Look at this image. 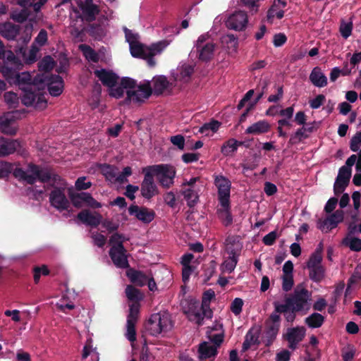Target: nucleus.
<instances>
[{
  "label": "nucleus",
  "instance_id": "nucleus-16",
  "mask_svg": "<svg viewBox=\"0 0 361 361\" xmlns=\"http://www.w3.org/2000/svg\"><path fill=\"white\" fill-rule=\"evenodd\" d=\"M194 71L192 64L180 63L176 70L172 71L171 75L176 82L186 83L190 81Z\"/></svg>",
  "mask_w": 361,
  "mask_h": 361
},
{
  "label": "nucleus",
  "instance_id": "nucleus-45",
  "mask_svg": "<svg viewBox=\"0 0 361 361\" xmlns=\"http://www.w3.org/2000/svg\"><path fill=\"white\" fill-rule=\"evenodd\" d=\"M324 320V318L322 314L313 313L305 319V323L310 328H319L322 325Z\"/></svg>",
  "mask_w": 361,
  "mask_h": 361
},
{
  "label": "nucleus",
  "instance_id": "nucleus-21",
  "mask_svg": "<svg viewBox=\"0 0 361 361\" xmlns=\"http://www.w3.org/2000/svg\"><path fill=\"white\" fill-rule=\"evenodd\" d=\"M128 212L130 215L135 216L138 220L145 224L150 223L155 216V214L152 210L137 205H131L128 209Z\"/></svg>",
  "mask_w": 361,
  "mask_h": 361
},
{
  "label": "nucleus",
  "instance_id": "nucleus-49",
  "mask_svg": "<svg viewBox=\"0 0 361 361\" xmlns=\"http://www.w3.org/2000/svg\"><path fill=\"white\" fill-rule=\"evenodd\" d=\"M126 294L128 298L133 301V302H137L142 298V295L140 291L131 286H127L126 288Z\"/></svg>",
  "mask_w": 361,
  "mask_h": 361
},
{
  "label": "nucleus",
  "instance_id": "nucleus-63",
  "mask_svg": "<svg viewBox=\"0 0 361 361\" xmlns=\"http://www.w3.org/2000/svg\"><path fill=\"white\" fill-rule=\"evenodd\" d=\"M170 141L174 146L177 147L178 149L183 150L185 147V139L183 135H177L171 136L170 137Z\"/></svg>",
  "mask_w": 361,
  "mask_h": 361
},
{
  "label": "nucleus",
  "instance_id": "nucleus-29",
  "mask_svg": "<svg viewBox=\"0 0 361 361\" xmlns=\"http://www.w3.org/2000/svg\"><path fill=\"white\" fill-rule=\"evenodd\" d=\"M78 5L85 18L89 21L94 20L99 13V9L96 5L93 4L92 0H85L84 2L80 1Z\"/></svg>",
  "mask_w": 361,
  "mask_h": 361
},
{
  "label": "nucleus",
  "instance_id": "nucleus-2",
  "mask_svg": "<svg viewBox=\"0 0 361 361\" xmlns=\"http://www.w3.org/2000/svg\"><path fill=\"white\" fill-rule=\"evenodd\" d=\"M121 85L123 88V94H127V99L130 102H144L152 94V86L149 81L137 83L130 78L121 79Z\"/></svg>",
  "mask_w": 361,
  "mask_h": 361
},
{
  "label": "nucleus",
  "instance_id": "nucleus-30",
  "mask_svg": "<svg viewBox=\"0 0 361 361\" xmlns=\"http://www.w3.org/2000/svg\"><path fill=\"white\" fill-rule=\"evenodd\" d=\"M153 90L155 94H161L171 89L172 83L164 75L154 77L152 80Z\"/></svg>",
  "mask_w": 361,
  "mask_h": 361
},
{
  "label": "nucleus",
  "instance_id": "nucleus-60",
  "mask_svg": "<svg viewBox=\"0 0 361 361\" xmlns=\"http://www.w3.org/2000/svg\"><path fill=\"white\" fill-rule=\"evenodd\" d=\"M47 42V32L42 29L39 31V34L35 39V42L32 44H35L39 47L44 46Z\"/></svg>",
  "mask_w": 361,
  "mask_h": 361
},
{
  "label": "nucleus",
  "instance_id": "nucleus-27",
  "mask_svg": "<svg viewBox=\"0 0 361 361\" xmlns=\"http://www.w3.org/2000/svg\"><path fill=\"white\" fill-rule=\"evenodd\" d=\"M78 219L83 224L97 226L102 221V216L98 213H92L88 210H83L78 214Z\"/></svg>",
  "mask_w": 361,
  "mask_h": 361
},
{
  "label": "nucleus",
  "instance_id": "nucleus-26",
  "mask_svg": "<svg viewBox=\"0 0 361 361\" xmlns=\"http://www.w3.org/2000/svg\"><path fill=\"white\" fill-rule=\"evenodd\" d=\"M39 51V47L35 44H32L29 50H26L24 47H18L16 51L18 54L21 55L23 60L27 64L35 63L37 59V54Z\"/></svg>",
  "mask_w": 361,
  "mask_h": 361
},
{
  "label": "nucleus",
  "instance_id": "nucleus-48",
  "mask_svg": "<svg viewBox=\"0 0 361 361\" xmlns=\"http://www.w3.org/2000/svg\"><path fill=\"white\" fill-rule=\"evenodd\" d=\"M183 195L190 207H192L197 203L198 194L196 188H188L184 191Z\"/></svg>",
  "mask_w": 361,
  "mask_h": 361
},
{
  "label": "nucleus",
  "instance_id": "nucleus-33",
  "mask_svg": "<svg viewBox=\"0 0 361 361\" xmlns=\"http://www.w3.org/2000/svg\"><path fill=\"white\" fill-rule=\"evenodd\" d=\"M18 32V26L10 22L0 23V35L8 39H13Z\"/></svg>",
  "mask_w": 361,
  "mask_h": 361
},
{
  "label": "nucleus",
  "instance_id": "nucleus-5",
  "mask_svg": "<svg viewBox=\"0 0 361 361\" xmlns=\"http://www.w3.org/2000/svg\"><path fill=\"white\" fill-rule=\"evenodd\" d=\"M126 240L125 236L118 233L113 234L109 240V243L111 245L109 255L114 264L120 268H126L128 266L126 250L123 245V243Z\"/></svg>",
  "mask_w": 361,
  "mask_h": 361
},
{
  "label": "nucleus",
  "instance_id": "nucleus-42",
  "mask_svg": "<svg viewBox=\"0 0 361 361\" xmlns=\"http://www.w3.org/2000/svg\"><path fill=\"white\" fill-rule=\"evenodd\" d=\"M130 281L139 286H143L147 283L149 276L141 271H130L128 273Z\"/></svg>",
  "mask_w": 361,
  "mask_h": 361
},
{
  "label": "nucleus",
  "instance_id": "nucleus-32",
  "mask_svg": "<svg viewBox=\"0 0 361 361\" xmlns=\"http://www.w3.org/2000/svg\"><path fill=\"white\" fill-rule=\"evenodd\" d=\"M223 47L230 55L236 54L238 51V40L233 35H226L221 37Z\"/></svg>",
  "mask_w": 361,
  "mask_h": 361
},
{
  "label": "nucleus",
  "instance_id": "nucleus-4",
  "mask_svg": "<svg viewBox=\"0 0 361 361\" xmlns=\"http://www.w3.org/2000/svg\"><path fill=\"white\" fill-rule=\"evenodd\" d=\"M94 75L108 87L109 94L114 98L119 99L123 96V88L121 79L112 71L101 68L94 71Z\"/></svg>",
  "mask_w": 361,
  "mask_h": 361
},
{
  "label": "nucleus",
  "instance_id": "nucleus-59",
  "mask_svg": "<svg viewBox=\"0 0 361 361\" xmlns=\"http://www.w3.org/2000/svg\"><path fill=\"white\" fill-rule=\"evenodd\" d=\"M243 304V300L241 298H236L231 302V310L235 315H239L242 312Z\"/></svg>",
  "mask_w": 361,
  "mask_h": 361
},
{
  "label": "nucleus",
  "instance_id": "nucleus-54",
  "mask_svg": "<svg viewBox=\"0 0 361 361\" xmlns=\"http://www.w3.org/2000/svg\"><path fill=\"white\" fill-rule=\"evenodd\" d=\"M91 356V358L92 360L98 361L99 360V355L98 353L96 352L95 349H94L90 342H88L83 348L82 351V358H86L87 356Z\"/></svg>",
  "mask_w": 361,
  "mask_h": 361
},
{
  "label": "nucleus",
  "instance_id": "nucleus-1",
  "mask_svg": "<svg viewBox=\"0 0 361 361\" xmlns=\"http://www.w3.org/2000/svg\"><path fill=\"white\" fill-rule=\"evenodd\" d=\"M22 67H16L14 65L2 66L1 72L11 84H14L23 91L22 102L25 106H33L35 108L44 109L46 107V99L44 94L39 92V83L44 81L41 75L35 77L32 82V77L28 72L18 73V71Z\"/></svg>",
  "mask_w": 361,
  "mask_h": 361
},
{
  "label": "nucleus",
  "instance_id": "nucleus-8",
  "mask_svg": "<svg viewBox=\"0 0 361 361\" xmlns=\"http://www.w3.org/2000/svg\"><path fill=\"white\" fill-rule=\"evenodd\" d=\"M151 175L156 176L160 184L164 188H169L173 183L176 176L175 169L169 165L159 164L146 167Z\"/></svg>",
  "mask_w": 361,
  "mask_h": 361
},
{
  "label": "nucleus",
  "instance_id": "nucleus-36",
  "mask_svg": "<svg viewBox=\"0 0 361 361\" xmlns=\"http://www.w3.org/2000/svg\"><path fill=\"white\" fill-rule=\"evenodd\" d=\"M270 128V125L267 121H259L250 126L245 130L247 134L258 135L267 133Z\"/></svg>",
  "mask_w": 361,
  "mask_h": 361
},
{
  "label": "nucleus",
  "instance_id": "nucleus-25",
  "mask_svg": "<svg viewBox=\"0 0 361 361\" xmlns=\"http://www.w3.org/2000/svg\"><path fill=\"white\" fill-rule=\"evenodd\" d=\"M293 264L288 260L285 262L283 267L282 288L284 290H290L293 286Z\"/></svg>",
  "mask_w": 361,
  "mask_h": 361
},
{
  "label": "nucleus",
  "instance_id": "nucleus-18",
  "mask_svg": "<svg viewBox=\"0 0 361 361\" xmlns=\"http://www.w3.org/2000/svg\"><path fill=\"white\" fill-rule=\"evenodd\" d=\"M343 212L336 210L333 214L324 220H319L317 224L318 228L323 232H328L337 226L338 224L343 220Z\"/></svg>",
  "mask_w": 361,
  "mask_h": 361
},
{
  "label": "nucleus",
  "instance_id": "nucleus-55",
  "mask_svg": "<svg viewBox=\"0 0 361 361\" xmlns=\"http://www.w3.org/2000/svg\"><path fill=\"white\" fill-rule=\"evenodd\" d=\"M306 137H307V134L305 132V129L302 127V128L297 130L294 134L290 135L289 142L291 144H296L300 142L303 138Z\"/></svg>",
  "mask_w": 361,
  "mask_h": 361
},
{
  "label": "nucleus",
  "instance_id": "nucleus-53",
  "mask_svg": "<svg viewBox=\"0 0 361 361\" xmlns=\"http://www.w3.org/2000/svg\"><path fill=\"white\" fill-rule=\"evenodd\" d=\"M47 1V0H39L37 3L33 4V0H20L18 4L23 8L32 6L35 11L37 12Z\"/></svg>",
  "mask_w": 361,
  "mask_h": 361
},
{
  "label": "nucleus",
  "instance_id": "nucleus-46",
  "mask_svg": "<svg viewBox=\"0 0 361 361\" xmlns=\"http://www.w3.org/2000/svg\"><path fill=\"white\" fill-rule=\"evenodd\" d=\"M101 169L103 175L108 180L111 182L116 181L118 169L116 167L111 166L110 165H103Z\"/></svg>",
  "mask_w": 361,
  "mask_h": 361
},
{
  "label": "nucleus",
  "instance_id": "nucleus-6",
  "mask_svg": "<svg viewBox=\"0 0 361 361\" xmlns=\"http://www.w3.org/2000/svg\"><path fill=\"white\" fill-rule=\"evenodd\" d=\"M312 294L302 286H298L293 295L287 300L288 305L294 311H307L311 307Z\"/></svg>",
  "mask_w": 361,
  "mask_h": 361
},
{
  "label": "nucleus",
  "instance_id": "nucleus-24",
  "mask_svg": "<svg viewBox=\"0 0 361 361\" xmlns=\"http://www.w3.org/2000/svg\"><path fill=\"white\" fill-rule=\"evenodd\" d=\"M286 6V2L283 0H274L272 6L267 12V21L272 23L275 19H281L283 17V8Z\"/></svg>",
  "mask_w": 361,
  "mask_h": 361
},
{
  "label": "nucleus",
  "instance_id": "nucleus-61",
  "mask_svg": "<svg viewBox=\"0 0 361 361\" xmlns=\"http://www.w3.org/2000/svg\"><path fill=\"white\" fill-rule=\"evenodd\" d=\"M91 185L92 183L90 181H87V178L85 176L78 178L75 183V186L78 190L88 189Z\"/></svg>",
  "mask_w": 361,
  "mask_h": 361
},
{
  "label": "nucleus",
  "instance_id": "nucleus-52",
  "mask_svg": "<svg viewBox=\"0 0 361 361\" xmlns=\"http://www.w3.org/2000/svg\"><path fill=\"white\" fill-rule=\"evenodd\" d=\"M55 65V62L54 59L50 56H47L43 58V59L39 62V69L41 71H45L44 73H48L47 72L51 70Z\"/></svg>",
  "mask_w": 361,
  "mask_h": 361
},
{
  "label": "nucleus",
  "instance_id": "nucleus-57",
  "mask_svg": "<svg viewBox=\"0 0 361 361\" xmlns=\"http://www.w3.org/2000/svg\"><path fill=\"white\" fill-rule=\"evenodd\" d=\"M139 309H140V305H139L138 302H133L130 306V312H129L127 321H130L131 322L136 323L137 317H138Z\"/></svg>",
  "mask_w": 361,
  "mask_h": 361
},
{
  "label": "nucleus",
  "instance_id": "nucleus-43",
  "mask_svg": "<svg viewBox=\"0 0 361 361\" xmlns=\"http://www.w3.org/2000/svg\"><path fill=\"white\" fill-rule=\"evenodd\" d=\"M309 276L314 282L322 281L325 276V268L322 266L308 268Z\"/></svg>",
  "mask_w": 361,
  "mask_h": 361
},
{
  "label": "nucleus",
  "instance_id": "nucleus-62",
  "mask_svg": "<svg viewBox=\"0 0 361 361\" xmlns=\"http://www.w3.org/2000/svg\"><path fill=\"white\" fill-rule=\"evenodd\" d=\"M135 322H131L130 321H127V332H126V337L127 338L131 341L133 342L136 339V334H135Z\"/></svg>",
  "mask_w": 361,
  "mask_h": 361
},
{
  "label": "nucleus",
  "instance_id": "nucleus-41",
  "mask_svg": "<svg viewBox=\"0 0 361 361\" xmlns=\"http://www.w3.org/2000/svg\"><path fill=\"white\" fill-rule=\"evenodd\" d=\"M322 244L319 243L318 247L310 257V259L307 264V268L322 266L321 263L322 261Z\"/></svg>",
  "mask_w": 361,
  "mask_h": 361
},
{
  "label": "nucleus",
  "instance_id": "nucleus-64",
  "mask_svg": "<svg viewBox=\"0 0 361 361\" xmlns=\"http://www.w3.org/2000/svg\"><path fill=\"white\" fill-rule=\"evenodd\" d=\"M27 12L25 9H23L21 11H13L11 16V18L18 23H22L27 18Z\"/></svg>",
  "mask_w": 361,
  "mask_h": 361
},
{
  "label": "nucleus",
  "instance_id": "nucleus-17",
  "mask_svg": "<svg viewBox=\"0 0 361 361\" xmlns=\"http://www.w3.org/2000/svg\"><path fill=\"white\" fill-rule=\"evenodd\" d=\"M60 188L54 189L50 194L49 200L53 207L59 210L66 209L68 207L69 202L66 198L61 186L63 183L59 184Z\"/></svg>",
  "mask_w": 361,
  "mask_h": 361
},
{
  "label": "nucleus",
  "instance_id": "nucleus-11",
  "mask_svg": "<svg viewBox=\"0 0 361 361\" xmlns=\"http://www.w3.org/2000/svg\"><path fill=\"white\" fill-rule=\"evenodd\" d=\"M226 251L228 257L222 264L221 269L223 271L231 273L238 263V257L240 254V245L239 244H227Z\"/></svg>",
  "mask_w": 361,
  "mask_h": 361
},
{
  "label": "nucleus",
  "instance_id": "nucleus-9",
  "mask_svg": "<svg viewBox=\"0 0 361 361\" xmlns=\"http://www.w3.org/2000/svg\"><path fill=\"white\" fill-rule=\"evenodd\" d=\"M41 77L44 79L43 82L39 83V91L47 87L48 91L51 96L57 97L60 95L63 90V81L59 75H49L43 73Z\"/></svg>",
  "mask_w": 361,
  "mask_h": 361
},
{
  "label": "nucleus",
  "instance_id": "nucleus-35",
  "mask_svg": "<svg viewBox=\"0 0 361 361\" xmlns=\"http://www.w3.org/2000/svg\"><path fill=\"white\" fill-rule=\"evenodd\" d=\"M0 59H4L3 66L14 65L16 67L20 66V60L16 58L11 51L4 50L1 41H0Z\"/></svg>",
  "mask_w": 361,
  "mask_h": 361
},
{
  "label": "nucleus",
  "instance_id": "nucleus-14",
  "mask_svg": "<svg viewBox=\"0 0 361 361\" xmlns=\"http://www.w3.org/2000/svg\"><path fill=\"white\" fill-rule=\"evenodd\" d=\"M73 204L78 208L90 207L92 208L101 207V204L96 201L90 194L87 192H79L70 195Z\"/></svg>",
  "mask_w": 361,
  "mask_h": 361
},
{
  "label": "nucleus",
  "instance_id": "nucleus-56",
  "mask_svg": "<svg viewBox=\"0 0 361 361\" xmlns=\"http://www.w3.org/2000/svg\"><path fill=\"white\" fill-rule=\"evenodd\" d=\"M6 103L11 108H16L18 104V97L17 94L12 92H8L4 94Z\"/></svg>",
  "mask_w": 361,
  "mask_h": 361
},
{
  "label": "nucleus",
  "instance_id": "nucleus-39",
  "mask_svg": "<svg viewBox=\"0 0 361 361\" xmlns=\"http://www.w3.org/2000/svg\"><path fill=\"white\" fill-rule=\"evenodd\" d=\"M148 47L144 46L139 41L130 47V54L133 57L141 58L147 61L148 55L146 51Z\"/></svg>",
  "mask_w": 361,
  "mask_h": 361
},
{
  "label": "nucleus",
  "instance_id": "nucleus-3",
  "mask_svg": "<svg viewBox=\"0 0 361 361\" xmlns=\"http://www.w3.org/2000/svg\"><path fill=\"white\" fill-rule=\"evenodd\" d=\"M13 175L19 180H22L29 184H33L37 180L42 183L61 181L58 176L51 178L50 173L44 169H42L34 164H29L26 169L17 168L13 170Z\"/></svg>",
  "mask_w": 361,
  "mask_h": 361
},
{
  "label": "nucleus",
  "instance_id": "nucleus-58",
  "mask_svg": "<svg viewBox=\"0 0 361 361\" xmlns=\"http://www.w3.org/2000/svg\"><path fill=\"white\" fill-rule=\"evenodd\" d=\"M361 147V130L357 133L351 139L350 148L353 152H357Z\"/></svg>",
  "mask_w": 361,
  "mask_h": 361
},
{
  "label": "nucleus",
  "instance_id": "nucleus-51",
  "mask_svg": "<svg viewBox=\"0 0 361 361\" xmlns=\"http://www.w3.org/2000/svg\"><path fill=\"white\" fill-rule=\"evenodd\" d=\"M343 243L345 245L348 246L352 250H361V240L359 238H354L351 235H348L344 239Z\"/></svg>",
  "mask_w": 361,
  "mask_h": 361
},
{
  "label": "nucleus",
  "instance_id": "nucleus-22",
  "mask_svg": "<svg viewBox=\"0 0 361 361\" xmlns=\"http://www.w3.org/2000/svg\"><path fill=\"white\" fill-rule=\"evenodd\" d=\"M13 112H8L0 117V130L5 134H15L17 130Z\"/></svg>",
  "mask_w": 361,
  "mask_h": 361
},
{
  "label": "nucleus",
  "instance_id": "nucleus-50",
  "mask_svg": "<svg viewBox=\"0 0 361 361\" xmlns=\"http://www.w3.org/2000/svg\"><path fill=\"white\" fill-rule=\"evenodd\" d=\"M279 326L280 325L267 322V330L266 331V336L268 338L267 345H269L276 338L279 332Z\"/></svg>",
  "mask_w": 361,
  "mask_h": 361
},
{
  "label": "nucleus",
  "instance_id": "nucleus-34",
  "mask_svg": "<svg viewBox=\"0 0 361 361\" xmlns=\"http://www.w3.org/2000/svg\"><path fill=\"white\" fill-rule=\"evenodd\" d=\"M310 80L317 87H323L327 85V78L318 67L313 68L310 75Z\"/></svg>",
  "mask_w": 361,
  "mask_h": 361
},
{
  "label": "nucleus",
  "instance_id": "nucleus-23",
  "mask_svg": "<svg viewBox=\"0 0 361 361\" xmlns=\"http://www.w3.org/2000/svg\"><path fill=\"white\" fill-rule=\"evenodd\" d=\"M169 44L170 41L164 39L154 43L150 47H148L146 51L148 55L147 64L149 66L154 67L155 66L156 61L153 57L157 54H160Z\"/></svg>",
  "mask_w": 361,
  "mask_h": 361
},
{
  "label": "nucleus",
  "instance_id": "nucleus-47",
  "mask_svg": "<svg viewBox=\"0 0 361 361\" xmlns=\"http://www.w3.org/2000/svg\"><path fill=\"white\" fill-rule=\"evenodd\" d=\"M79 49L82 52L87 60L92 62H97L99 61L98 54L89 46L80 44Z\"/></svg>",
  "mask_w": 361,
  "mask_h": 361
},
{
  "label": "nucleus",
  "instance_id": "nucleus-13",
  "mask_svg": "<svg viewBox=\"0 0 361 361\" xmlns=\"http://www.w3.org/2000/svg\"><path fill=\"white\" fill-rule=\"evenodd\" d=\"M145 178L141 184V194L146 199H151L159 193L157 186L154 183V177L151 175L147 168L142 169Z\"/></svg>",
  "mask_w": 361,
  "mask_h": 361
},
{
  "label": "nucleus",
  "instance_id": "nucleus-40",
  "mask_svg": "<svg viewBox=\"0 0 361 361\" xmlns=\"http://www.w3.org/2000/svg\"><path fill=\"white\" fill-rule=\"evenodd\" d=\"M33 25L32 23H28L25 25L24 31L18 39V47L27 45L30 41L32 35Z\"/></svg>",
  "mask_w": 361,
  "mask_h": 361
},
{
  "label": "nucleus",
  "instance_id": "nucleus-19",
  "mask_svg": "<svg viewBox=\"0 0 361 361\" xmlns=\"http://www.w3.org/2000/svg\"><path fill=\"white\" fill-rule=\"evenodd\" d=\"M305 332L306 330L302 326L288 329L284 336L289 343L288 347L292 350H295L298 344L302 341L305 336Z\"/></svg>",
  "mask_w": 361,
  "mask_h": 361
},
{
  "label": "nucleus",
  "instance_id": "nucleus-37",
  "mask_svg": "<svg viewBox=\"0 0 361 361\" xmlns=\"http://www.w3.org/2000/svg\"><path fill=\"white\" fill-rule=\"evenodd\" d=\"M217 347L214 344L204 342L200 345L199 353L201 359H206L216 355Z\"/></svg>",
  "mask_w": 361,
  "mask_h": 361
},
{
  "label": "nucleus",
  "instance_id": "nucleus-15",
  "mask_svg": "<svg viewBox=\"0 0 361 361\" xmlns=\"http://www.w3.org/2000/svg\"><path fill=\"white\" fill-rule=\"evenodd\" d=\"M248 23L247 13L243 11H237L231 14L226 21V27L236 31L245 29Z\"/></svg>",
  "mask_w": 361,
  "mask_h": 361
},
{
  "label": "nucleus",
  "instance_id": "nucleus-28",
  "mask_svg": "<svg viewBox=\"0 0 361 361\" xmlns=\"http://www.w3.org/2000/svg\"><path fill=\"white\" fill-rule=\"evenodd\" d=\"M20 146V142L18 140L0 137V157L13 154Z\"/></svg>",
  "mask_w": 361,
  "mask_h": 361
},
{
  "label": "nucleus",
  "instance_id": "nucleus-7",
  "mask_svg": "<svg viewBox=\"0 0 361 361\" xmlns=\"http://www.w3.org/2000/svg\"><path fill=\"white\" fill-rule=\"evenodd\" d=\"M172 327L171 317L167 312L152 314L147 324V329L152 336H157Z\"/></svg>",
  "mask_w": 361,
  "mask_h": 361
},
{
  "label": "nucleus",
  "instance_id": "nucleus-38",
  "mask_svg": "<svg viewBox=\"0 0 361 361\" xmlns=\"http://www.w3.org/2000/svg\"><path fill=\"white\" fill-rule=\"evenodd\" d=\"M242 144V142L237 141L236 140L231 138L226 141L221 147V153L226 157H231L237 151L238 147Z\"/></svg>",
  "mask_w": 361,
  "mask_h": 361
},
{
  "label": "nucleus",
  "instance_id": "nucleus-44",
  "mask_svg": "<svg viewBox=\"0 0 361 361\" xmlns=\"http://www.w3.org/2000/svg\"><path fill=\"white\" fill-rule=\"evenodd\" d=\"M221 126V123L217 121H212L204 124L199 130V132L204 134L206 136H211L216 133Z\"/></svg>",
  "mask_w": 361,
  "mask_h": 361
},
{
  "label": "nucleus",
  "instance_id": "nucleus-31",
  "mask_svg": "<svg viewBox=\"0 0 361 361\" xmlns=\"http://www.w3.org/2000/svg\"><path fill=\"white\" fill-rule=\"evenodd\" d=\"M218 216L225 226L230 225L233 219L230 212L229 200L219 201Z\"/></svg>",
  "mask_w": 361,
  "mask_h": 361
},
{
  "label": "nucleus",
  "instance_id": "nucleus-20",
  "mask_svg": "<svg viewBox=\"0 0 361 361\" xmlns=\"http://www.w3.org/2000/svg\"><path fill=\"white\" fill-rule=\"evenodd\" d=\"M214 183L218 188L219 200H229L231 181L224 176H216Z\"/></svg>",
  "mask_w": 361,
  "mask_h": 361
},
{
  "label": "nucleus",
  "instance_id": "nucleus-10",
  "mask_svg": "<svg viewBox=\"0 0 361 361\" xmlns=\"http://www.w3.org/2000/svg\"><path fill=\"white\" fill-rule=\"evenodd\" d=\"M184 312L190 321L200 324L206 314L207 309L198 301L191 300L188 302V307H184Z\"/></svg>",
  "mask_w": 361,
  "mask_h": 361
},
{
  "label": "nucleus",
  "instance_id": "nucleus-12",
  "mask_svg": "<svg viewBox=\"0 0 361 361\" xmlns=\"http://www.w3.org/2000/svg\"><path fill=\"white\" fill-rule=\"evenodd\" d=\"M207 38V35H201L199 37L196 44L198 57L201 61H204L210 60L215 50V44L211 42H206Z\"/></svg>",
  "mask_w": 361,
  "mask_h": 361
}]
</instances>
